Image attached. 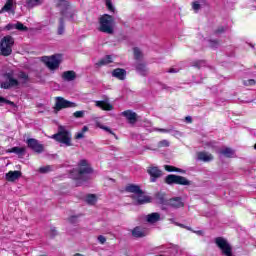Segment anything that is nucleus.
I'll use <instances>...</instances> for the list:
<instances>
[{
	"label": "nucleus",
	"instance_id": "cd10ccee",
	"mask_svg": "<svg viewBox=\"0 0 256 256\" xmlns=\"http://www.w3.org/2000/svg\"><path fill=\"white\" fill-rule=\"evenodd\" d=\"M25 147H13L9 150V153H15L16 155H25Z\"/></svg>",
	"mask_w": 256,
	"mask_h": 256
},
{
	"label": "nucleus",
	"instance_id": "0eeeda50",
	"mask_svg": "<svg viewBox=\"0 0 256 256\" xmlns=\"http://www.w3.org/2000/svg\"><path fill=\"white\" fill-rule=\"evenodd\" d=\"M52 139H55V141H58V143H61L66 147H71V133L63 127H60L57 134L52 135Z\"/></svg>",
	"mask_w": 256,
	"mask_h": 256
},
{
	"label": "nucleus",
	"instance_id": "c756f323",
	"mask_svg": "<svg viewBox=\"0 0 256 256\" xmlns=\"http://www.w3.org/2000/svg\"><path fill=\"white\" fill-rule=\"evenodd\" d=\"M156 131H160L161 133H171L173 137H181V132L177 130L156 129Z\"/></svg>",
	"mask_w": 256,
	"mask_h": 256
},
{
	"label": "nucleus",
	"instance_id": "49530a36",
	"mask_svg": "<svg viewBox=\"0 0 256 256\" xmlns=\"http://www.w3.org/2000/svg\"><path fill=\"white\" fill-rule=\"evenodd\" d=\"M57 235V229L55 227L50 228L49 236L55 237Z\"/></svg>",
	"mask_w": 256,
	"mask_h": 256
},
{
	"label": "nucleus",
	"instance_id": "a18cd8bd",
	"mask_svg": "<svg viewBox=\"0 0 256 256\" xmlns=\"http://www.w3.org/2000/svg\"><path fill=\"white\" fill-rule=\"evenodd\" d=\"M244 85H245L246 87H249V86H251V85H255V80H253V79L246 80V81H244Z\"/></svg>",
	"mask_w": 256,
	"mask_h": 256
},
{
	"label": "nucleus",
	"instance_id": "a19ab883",
	"mask_svg": "<svg viewBox=\"0 0 256 256\" xmlns=\"http://www.w3.org/2000/svg\"><path fill=\"white\" fill-rule=\"evenodd\" d=\"M193 67H198V69H201V67H205V61L199 60L193 64Z\"/></svg>",
	"mask_w": 256,
	"mask_h": 256
},
{
	"label": "nucleus",
	"instance_id": "f3484780",
	"mask_svg": "<svg viewBox=\"0 0 256 256\" xmlns=\"http://www.w3.org/2000/svg\"><path fill=\"white\" fill-rule=\"evenodd\" d=\"M166 205H169V207H173V209H181V207L185 206V203H183V200L181 198L176 197L168 200Z\"/></svg>",
	"mask_w": 256,
	"mask_h": 256
},
{
	"label": "nucleus",
	"instance_id": "1a4fd4ad",
	"mask_svg": "<svg viewBox=\"0 0 256 256\" xmlns=\"http://www.w3.org/2000/svg\"><path fill=\"white\" fill-rule=\"evenodd\" d=\"M165 181L168 185H173V183L176 185H191V181H189L187 178L173 174L168 175Z\"/></svg>",
	"mask_w": 256,
	"mask_h": 256
},
{
	"label": "nucleus",
	"instance_id": "13d9d810",
	"mask_svg": "<svg viewBox=\"0 0 256 256\" xmlns=\"http://www.w3.org/2000/svg\"><path fill=\"white\" fill-rule=\"evenodd\" d=\"M176 225H178L179 227H185L183 224H179V223H175Z\"/></svg>",
	"mask_w": 256,
	"mask_h": 256
},
{
	"label": "nucleus",
	"instance_id": "ea45409f",
	"mask_svg": "<svg viewBox=\"0 0 256 256\" xmlns=\"http://www.w3.org/2000/svg\"><path fill=\"white\" fill-rule=\"evenodd\" d=\"M209 47H211L212 49H217V47H219V42L215 40H210Z\"/></svg>",
	"mask_w": 256,
	"mask_h": 256
},
{
	"label": "nucleus",
	"instance_id": "b1692460",
	"mask_svg": "<svg viewBox=\"0 0 256 256\" xmlns=\"http://www.w3.org/2000/svg\"><path fill=\"white\" fill-rule=\"evenodd\" d=\"M198 159L199 161H204L205 163H207L209 161H213V155L207 152H199Z\"/></svg>",
	"mask_w": 256,
	"mask_h": 256
},
{
	"label": "nucleus",
	"instance_id": "4c0bfd02",
	"mask_svg": "<svg viewBox=\"0 0 256 256\" xmlns=\"http://www.w3.org/2000/svg\"><path fill=\"white\" fill-rule=\"evenodd\" d=\"M36 5H41V0H28L29 7H36Z\"/></svg>",
	"mask_w": 256,
	"mask_h": 256
},
{
	"label": "nucleus",
	"instance_id": "a211bd4d",
	"mask_svg": "<svg viewBox=\"0 0 256 256\" xmlns=\"http://www.w3.org/2000/svg\"><path fill=\"white\" fill-rule=\"evenodd\" d=\"M135 67L137 73L142 77H147V75H149V69H147V66L145 64L137 62Z\"/></svg>",
	"mask_w": 256,
	"mask_h": 256
},
{
	"label": "nucleus",
	"instance_id": "aec40b11",
	"mask_svg": "<svg viewBox=\"0 0 256 256\" xmlns=\"http://www.w3.org/2000/svg\"><path fill=\"white\" fill-rule=\"evenodd\" d=\"M131 233H132V237H136L137 239L141 237H145L147 235V232L145 231V229L139 226H136L134 229H132Z\"/></svg>",
	"mask_w": 256,
	"mask_h": 256
},
{
	"label": "nucleus",
	"instance_id": "9b49d317",
	"mask_svg": "<svg viewBox=\"0 0 256 256\" xmlns=\"http://www.w3.org/2000/svg\"><path fill=\"white\" fill-rule=\"evenodd\" d=\"M15 9H17L16 0H6L4 6L1 9V13H8V15H15Z\"/></svg>",
	"mask_w": 256,
	"mask_h": 256
},
{
	"label": "nucleus",
	"instance_id": "37998d69",
	"mask_svg": "<svg viewBox=\"0 0 256 256\" xmlns=\"http://www.w3.org/2000/svg\"><path fill=\"white\" fill-rule=\"evenodd\" d=\"M192 8L197 13V11H199V9H201V5L199 4V2H193L192 3Z\"/></svg>",
	"mask_w": 256,
	"mask_h": 256
},
{
	"label": "nucleus",
	"instance_id": "423d86ee",
	"mask_svg": "<svg viewBox=\"0 0 256 256\" xmlns=\"http://www.w3.org/2000/svg\"><path fill=\"white\" fill-rule=\"evenodd\" d=\"M41 61L48 67V69H50V71H55L56 69H59V65H61V55L55 54L52 56H43Z\"/></svg>",
	"mask_w": 256,
	"mask_h": 256
},
{
	"label": "nucleus",
	"instance_id": "20e7f679",
	"mask_svg": "<svg viewBox=\"0 0 256 256\" xmlns=\"http://www.w3.org/2000/svg\"><path fill=\"white\" fill-rule=\"evenodd\" d=\"M99 23V31L102 33H108L109 35L113 34V27L115 25V19H113V16L104 14L100 17Z\"/></svg>",
	"mask_w": 256,
	"mask_h": 256
},
{
	"label": "nucleus",
	"instance_id": "79ce46f5",
	"mask_svg": "<svg viewBox=\"0 0 256 256\" xmlns=\"http://www.w3.org/2000/svg\"><path fill=\"white\" fill-rule=\"evenodd\" d=\"M52 167L51 166H44V167H41L39 169V172L40 173H49V171H51Z\"/></svg>",
	"mask_w": 256,
	"mask_h": 256
},
{
	"label": "nucleus",
	"instance_id": "864d4df0",
	"mask_svg": "<svg viewBox=\"0 0 256 256\" xmlns=\"http://www.w3.org/2000/svg\"><path fill=\"white\" fill-rule=\"evenodd\" d=\"M185 121H186L187 123H192V122H193V118H191V116H187V117L185 118Z\"/></svg>",
	"mask_w": 256,
	"mask_h": 256
},
{
	"label": "nucleus",
	"instance_id": "473e14b6",
	"mask_svg": "<svg viewBox=\"0 0 256 256\" xmlns=\"http://www.w3.org/2000/svg\"><path fill=\"white\" fill-rule=\"evenodd\" d=\"M86 203H88V205H95V203H97V196H95V194H90L86 197Z\"/></svg>",
	"mask_w": 256,
	"mask_h": 256
},
{
	"label": "nucleus",
	"instance_id": "052dcab7",
	"mask_svg": "<svg viewBox=\"0 0 256 256\" xmlns=\"http://www.w3.org/2000/svg\"><path fill=\"white\" fill-rule=\"evenodd\" d=\"M254 149H256V143H255V145H254Z\"/></svg>",
	"mask_w": 256,
	"mask_h": 256
},
{
	"label": "nucleus",
	"instance_id": "58836bf2",
	"mask_svg": "<svg viewBox=\"0 0 256 256\" xmlns=\"http://www.w3.org/2000/svg\"><path fill=\"white\" fill-rule=\"evenodd\" d=\"M3 103H6V105H10V107H13V109H15V107H17V106H15L14 102L8 101L7 99L2 97L1 98V104L3 105Z\"/></svg>",
	"mask_w": 256,
	"mask_h": 256
},
{
	"label": "nucleus",
	"instance_id": "c9c22d12",
	"mask_svg": "<svg viewBox=\"0 0 256 256\" xmlns=\"http://www.w3.org/2000/svg\"><path fill=\"white\" fill-rule=\"evenodd\" d=\"M134 57L136 60H139L141 57H143V53H141L139 48H134Z\"/></svg>",
	"mask_w": 256,
	"mask_h": 256
},
{
	"label": "nucleus",
	"instance_id": "09e8293b",
	"mask_svg": "<svg viewBox=\"0 0 256 256\" xmlns=\"http://www.w3.org/2000/svg\"><path fill=\"white\" fill-rule=\"evenodd\" d=\"M83 137H85V133L83 132H78L75 136L76 139H83Z\"/></svg>",
	"mask_w": 256,
	"mask_h": 256
},
{
	"label": "nucleus",
	"instance_id": "680f3d73",
	"mask_svg": "<svg viewBox=\"0 0 256 256\" xmlns=\"http://www.w3.org/2000/svg\"><path fill=\"white\" fill-rule=\"evenodd\" d=\"M173 223V219L170 220Z\"/></svg>",
	"mask_w": 256,
	"mask_h": 256
},
{
	"label": "nucleus",
	"instance_id": "ddd939ff",
	"mask_svg": "<svg viewBox=\"0 0 256 256\" xmlns=\"http://www.w3.org/2000/svg\"><path fill=\"white\" fill-rule=\"evenodd\" d=\"M147 173L151 177L150 178L151 183H155V181H157V179H159V177H161L163 175V173L161 172V170H159V168L157 166L148 167Z\"/></svg>",
	"mask_w": 256,
	"mask_h": 256
},
{
	"label": "nucleus",
	"instance_id": "bf43d9fd",
	"mask_svg": "<svg viewBox=\"0 0 256 256\" xmlns=\"http://www.w3.org/2000/svg\"><path fill=\"white\" fill-rule=\"evenodd\" d=\"M74 256H83V254L77 253Z\"/></svg>",
	"mask_w": 256,
	"mask_h": 256
},
{
	"label": "nucleus",
	"instance_id": "f8f14e48",
	"mask_svg": "<svg viewBox=\"0 0 256 256\" xmlns=\"http://www.w3.org/2000/svg\"><path fill=\"white\" fill-rule=\"evenodd\" d=\"M26 143L29 149H32V151H35V153H43L44 147L43 144L39 143V140L35 138H29L27 139Z\"/></svg>",
	"mask_w": 256,
	"mask_h": 256
},
{
	"label": "nucleus",
	"instance_id": "c03bdc74",
	"mask_svg": "<svg viewBox=\"0 0 256 256\" xmlns=\"http://www.w3.org/2000/svg\"><path fill=\"white\" fill-rule=\"evenodd\" d=\"M98 241H99V243H101V245H105L107 238H105V236H103V235H100V236H98Z\"/></svg>",
	"mask_w": 256,
	"mask_h": 256
},
{
	"label": "nucleus",
	"instance_id": "6ab92c4d",
	"mask_svg": "<svg viewBox=\"0 0 256 256\" xmlns=\"http://www.w3.org/2000/svg\"><path fill=\"white\" fill-rule=\"evenodd\" d=\"M96 107H99L103 111H113V105L111 103L103 101H95Z\"/></svg>",
	"mask_w": 256,
	"mask_h": 256
},
{
	"label": "nucleus",
	"instance_id": "4be33fe9",
	"mask_svg": "<svg viewBox=\"0 0 256 256\" xmlns=\"http://www.w3.org/2000/svg\"><path fill=\"white\" fill-rule=\"evenodd\" d=\"M62 79L64 81H75L77 74L73 70L65 71L62 73Z\"/></svg>",
	"mask_w": 256,
	"mask_h": 256
},
{
	"label": "nucleus",
	"instance_id": "f257e3e1",
	"mask_svg": "<svg viewBox=\"0 0 256 256\" xmlns=\"http://www.w3.org/2000/svg\"><path fill=\"white\" fill-rule=\"evenodd\" d=\"M92 170L88 167L87 160H80L78 163V169H74L71 172L72 179H76V181H85L87 179V175L91 173Z\"/></svg>",
	"mask_w": 256,
	"mask_h": 256
},
{
	"label": "nucleus",
	"instance_id": "6e6d98bb",
	"mask_svg": "<svg viewBox=\"0 0 256 256\" xmlns=\"http://www.w3.org/2000/svg\"><path fill=\"white\" fill-rule=\"evenodd\" d=\"M86 131H89V128H87V126H84V127L82 128V133H86Z\"/></svg>",
	"mask_w": 256,
	"mask_h": 256
},
{
	"label": "nucleus",
	"instance_id": "4468645a",
	"mask_svg": "<svg viewBox=\"0 0 256 256\" xmlns=\"http://www.w3.org/2000/svg\"><path fill=\"white\" fill-rule=\"evenodd\" d=\"M132 198L134 199V201H136V205H145V203H151V198L149 196H146L143 193V190L136 196H132Z\"/></svg>",
	"mask_w": 256,
	"mask_h": 256
},
{
	"label": "nucleus",
	"instance_id": "39448f33",
	"mask_svg": "<svg viewBox=\"0 0 256 256\" xmlns=\"http://www.w3.org/2000/svg\"><path fill=\"white\" fill-rule=\"evenodd\" d=\"M13 45H15V39L13 36H5L1 40V55L3 57H9L13 53Z\"/></svg>",
	"mask_w": 256,
	"mask_h": 256
},
{
	"label": "nucleus",
	"instance_id": "de8ad7c7",
	"mask_svg": "<svg viewBox=\"0 0 256 256\" xmlns=\"http://www.w3.org/2000/svg\"><path fill=\"white\" fill-rule=\"evenodd\" d=\"M159 147H169V141H167V140L160 141Z\"/></svg>",
	"mask_w": 256,
	"mask_h": 256
},
{
	"label": "nucleus",
	"instance_id": "7c9ffc66",
	"mask_svg": "<svg viewBox=\"0 0 256 256\" xmlns=\"http://www.w3.org/2000/svg\"><path fill=\"white\" fill-rule=\"evenodd\" d=\"M96 127H99V129H103V131H106L107 133H110V135H114L115 139H117V135H115V133H113V131L110 130L109 127L104 126L103 124H101V122H96Z\"/></svg>",
	"mask_w": 256,
	"mask_h": 256
},
{
	"label": "nucleus",
	"instance_id": "2eb2a0df",
	"mask_svg": "<svg viewBox=\"0 0 256 256\" xmlns=\"http://www.w3.org/2000/svg\"><path fill=\"white\" fill-rule=\"evenodd\" d=\"M145 221H147L149 225H155V223L161 221V214L159 212L150 213L145 216Z\"/></svg>",
	"mask_w": 256,
	"mask_h": 256
},
{
	"label": "nucleus",
	"instance_id": "2f4dec72",
	"mask_svg": "<svg viewBox=\"0 0 256 256\" xmlns=\"http://www.w3.org/2000/svg\"><path fill=\"white\" fill-rule=\"evenodd\" d=\"M234 151L231 148H225L220 151L221 155H224L225 157H233Z\"/></svg>",
	"mask_w": 256,
	"mask_h": 256
},
{
	"label": "nucleus",
	"instance_id": "5701e85b",
	"mask_svg": "<svg viewBox=\"0 0 256 256\" xmlns=\"http://www.w3.org/2000/svg\"><path fill=\"white\" fill-rule=\"evenodd\" d=\"M126 191L128 193H133V197H136L137 195H139V193H141L143 190H141V187H139L138 185L135 184H130L126 187Z\"/></svg>",
	"mask_w": 256,
	"mask_h": 256
},
{
	"label": "nucleus",
	"instance_id": "7ed1b4c3",
	"mask_svg": "<svg viewBox=\"0 0 256 256\" xmlns=\"http://www.w3.org/2000/svg\"><path fill=\"white\" fill-rule=\"evenodd\" d=\"M55 6L60 10L62 17H66L73 21L75 17V10L71 9L69 0H55Z\"/></svg>",
	"mask_w": 256,
	"mask_h": 256
},
{
	"label": "nucleus",
	"instance_id": "4d7b16f0",
	"mask_svg": "<svg viewBox=\"0 0 256 256\" xmlns=\"http://www.w3.org/2000/svg\"><path fill=\"white\" fill-rule=\"evenodd\" d=\"M223 31H225V29L220 28V29H218V30L216 31V33H223Z\"/></svg>",
	"mask_w": 256,
	"mask_h": 256
},
{
	"label": "nucleus",
	"instance_id": "9d476101",
	"mask_svg": "<svg viewBox=\"0 0 256 256\" xmlns=\"http://www.w3.org/2000/svg\"><path fill=\"white\" fill-rule=\"evenodd\" d=\"M215 243L219 249H221L223 255L226 256H233V253L231 252V245H229V242H227L226 239L222 237H218L215 239Z\"/></svg>",
	"mask_w": 256,
	"mask_h": 256
},
{
	"label": "nucleus",
	"instance_id": "f03ea898",
	"mask_svg": "<svg viewBox=\"0 0 256 256\" xmlns=\"http://www.w3.org/2000/svg\"><path fill=\"white\" fill-rule=\"evenodd\" d=\"M7 77V81L2 83L1 87H3L4 89H11V87H19V83H22L23 85H25V83H27L29 81V75H27V73L25 72H19L17 75V79L13 78V76H11V74L6 75Z\"/></svg>",
	"mask_w": 256,
	"mask_h": 256
},
{
	"label": "nucleus",
	"instance_id": "e433bc0d",
	"mask_svg": "<svg viewBox=\"0 0 256 256\" xmlns=\"http://www.w3.org/2000/svg\"><path fill=\"white\" fill-rule=\"evenodd\" d=\"M73 115L76 119H81V118L85 117V111H83V110L76 111L73 113Z\"/></svg>",
	"mask_w": 256,
	"mask_h": 256
},
{
	"label": "nucleus",
	"instance_id": "5fc2aeb1",
	"mask_svg": "<svg viewBox=\"0 0 256 256\" xmlns=\"http://www.w3.org/2000/svg\"><path fill=\"white\" fill-rule=\"evenodd\" d=\"M171 247L176 250V253L179 251V246L171 244Z\"/></svg>",
	"mask_w": 256,
	"mask_h": 256
},
{
	"label": "nucleus",
	"instance_id": "c85d7f7f",
	"mask_svg": "<svg viewBox=\"0 0 256 256\" xmlns=\"http://www.w3.org/2000/svg\"><path fill=\"white\" fill-rule=\"evenodd\" d=\"M164 169L166 171H168L169 173H172L173 171H175L176 173H185V170L179 169V168H177L175 166H170V165H165Z\"/></svg>",
	"mask_w": 256,
	"mask_h": 256
},
{
	"label": "nucleus",
	"instance_id": "72a5a7b5",
	"mask_svg": "<svg viewBox=\"0 0 256 256\" xmlns=\"http://www.w3.org/2000/svg\"><path fill=\"white\" fill-rule=\"evenodd\" d=\"M15 29H17L18 31H29V28H27V26L23 25V23L21 22H17L15 24Z\"/></svg>",
	"mask_w": 256,
	"mask_h": 256
},
{
	"label": "nucleus",
	"instance_id": "8fccbe9b",
	"mask_svg": "<svg viewBox=\"0 0 256 256\" xmlns=\"http://www.w3.org/2000/svg\"><path fill=\"white\" fill-rule=\"evenodd\" d=\"M69 221H70V223H77L78 218H77V216H71V217L69 218Z\"/></svg>",
	"mask_w": 256,
	"mask_h": 256
},
{
	"label": "nucleus",
	"instance_id": "a878e982",
	"mask_svg": "<svg viewBox=\"0 0 256 256\" xmlns=\"http://www.w3.org/2000/svg\"><path fill=\"white\" fill-rule=\"evenodd\" d=\"M65 19H67V17H63V16L59 19L58 30H57V33L59 35H64L65 33Z\"/></svg>",
	"mask_w": 256,
	"mask_h": 256
},
{
	"label": "nucleus",
	"instance_id": "dca6fc26",
	"mask_svg": "<svg viewBox=\"0 0 256 256\" xmlns=\"http://www.w3.org/2000/svg\"><path fill=\"white\" fill-rule=\"evenodd\" d=\"M123 117H126L127 121L130 123V125H135L137 123V113L126 110L121 113Z\"/></svg>",
	"mask_w": 256,
	"mask_h": 256
},
{
	"label": "nucleus",
	"instance_id": "3c124183",
	"mask_svg": "<svg viewBox=\"0 0 256 256\" xmlns=\"http://www.w3.org/2000/svg\"><path fill=\"white\" fill-rule=\"evenodd\" d=\"M5 29H7V31H11V29H15V24L6 25Z\"/></svg>",
	"mask_w": 256,
	"mask_h": 256
},
{
	"label": "nucleus",
	"instance_id": "603ef678",
	"mask_svg": "<svg viewBox=\"0 0 256 256\" xmlns=\"http://www.w3.org/2000/svg\"><path fill=\"white\" fill-rule=\"evenodd\" d=\"M168 73H179V69H177V68H170L168 70Z\"/></svg>",
	"mask_w": 256,
	"mask_h": 256
},
{
	"label": "nucleus",
	"instance_id": "412c9836",
	"mask_svg": "<svg viewBox=\"0 0 256 256\" xmlns=\"http://www.w3.org/2000/svg\"><path fill=\"white\" fill-rule=\"evenodd\" d=\"M112 76L116 77V79H120V81H124L125 77H127V72L125 69L117 68L113 70Z\"/></svg>",
	"mask_w": 256,
	"mask_h": 256
},
{
	"label": "nucleus",
	"instance_id": "6e6552de",
	"mask_svg": "<svg viewBox=\"0 0 256 256\" xmlns=\"http://www.w3.org/2000/svg\"><path fill=\"white\" fill-rule=\"evenodd\" d=\"M73 107H77V104H75L74 102L65 100V98H63V97H56V103H55V107H54L55 113H59V111H61V109H69V108H73Z\"/></svg>",
	"mask_w": 256,
	"mask_h": 256
},
{
	"label": "nucleus",
	"instance_id": "bb28decb",
	"mask_svg": "<svg viewBox=\"0 0 256 256\" xmlns=\"http://www.w3.org/2000/svg\"><path fill=\"white\" fill-rule=\"evenodd\" d=\"M109 63H113V56L111 55L102 58L96 65L102 67V65H109Z\"/></svg>",
	"mask_w": 256,
	"mask_h": 256
},
{
	"label": "nucleus",
	"instance_id": "f704fd0d",
	"mask_svg": "<svg viewBox=\"0 0 256 256\" xmlns=\"http://www.w3.org/2000/svg\"><path fill=\"white\" fill-rule=\"evenodd\" d=\"M106 7L108 11H111V13H115V7L113 6V2H111V0H106Z\"/></svg>",
	"mask_w": 256,
	"mask_h": 256
},
{
	"label": "nucleus",
	"instance_id": "393cba45",
	"mask_svg": "<svg viewBox=\"0 0 256 256\" xmlns=\"http://www.w3.org/2000/svg\"><path fill=\"white\" fill-rule=\"evenodd\" d=\"M21 177L20 171H10L6 174L7 181H17Z\"/></svg>",
	"mask_w": 256,
	"mask_h": 256
}]
</instances>
